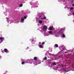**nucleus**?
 <instances>
[{"mask_svg":"<svg viewBox=\"0 0 74 74\" xmlns=\"http://www.w3.org/2000/svg\"><path fill=\"white\" fill-rule=\"evenodd\" d=\"M21 64H24L25 63H29V64H33V63L34 66L37 65V62L34 61V60L32 58L30 59H27L26 60L25 59H21Z\"/></svg>","mask_w":74,"mask_h":74,"instance_id":"nucleus-1","label":"nucleus"},{"mask_svg":"<svg viewBox=\"0 0 74 74\" xmlns=\"http://www.w3.org/2000/svg\"><path fill=\"white\" fill-rule=\"evenodd\" d=\"M58 31L57 33L58 37H59V36L60 34H62V37H63V38H65L66 36L63 33H64V32L65 31V28H64L58 29Z\"/></svg>","mask_w":74,"mask_h":74,"instance_id":"nucleus-2","label":"nucleus"},{"mask_svg":"<svg viewBox=\"0 0 74 74\" xmlns=\"http://www.w3.org/2000/svg\"><path fill=\"white\" fill-rule=\"evenodd\" d=\"M59 32V31H58V29H57L56 30V31L55 32H54V34H53V33H52V31H49L48 32V34H49V35H55L56 37H58V32Z\"/></svg>","mask_w":74,"mask_h":74,"instance_id":"nucleus-3","label":"nucleus"},{"mask_svg":"<svg viewBox=\"0 0 74 74\" xmlns=\"http://www.w3.org/2000/svg\"><path fill=\"white\" fill-rule=\"evenodd\" d=\"M39 18L40 19H47V17L42 14L40 15Z\"/></svg>","mask_w":74,"mask_h":74,"instance_id":"nucleus-4","label":"nucleus"},{"mask_svg":"<svg viewBox=\"0 0 74 74\" xmlns=\"http://www.w3.org/2000/svg\"><path fill=\"white\" fill-rule=\"evenodd\" d=\"M59 48L60 49L61 51H63V50H65V47L64 45H61L60 47H59Z\"/></svg>","mask_w":74,"mask_h":74,"instance_id":"nucleus-5","label":"nucleus"},{"mask_svg":"<svg viewBox=\"0 0 74 74\" xmlns=\"http://www.w3.org/2000/svg\"><path fill=\"white\" fill-rule=\"evenodd\" d=\"M4 40V38L3 37H0V43H1Z\"/></svg>","mask_w":74,"mask_h":74,"instance_id":"nucleus-6","label":"nucleus"},{"mask_svg":"<svg viewBox=\"0 0 74 74\" xmlns=\"http://www.w3.org/2000/svg\"><path fill=\"white\" fill-rule=\"evenodd\" d=\"M49 55V56H53V55L50 53H48V51L45 54V55L47 56V55Z\"/></svg>","mask_w":74,"mask_h":74,"instance_id":"nucleus-7","label":"nucleus"},{"mask_svg":"<svg viewBox=\"0 0 74 74\" xmlns=\"http://www.w3.org/2000/svg\"><path fill=\"white\" fill-rule=\"evenodd\" d=\"M43 29H44L45 30H47V29H48V27H47V26L46 25H44L43 27Z\"/></svg>","mask_w":74,"mask_h":74,"instance_id":"nucleus-8","label":"nucleus"},{"mask_svg":"<svg viewBox=\"0 0 74 74\" xmlns=\"http://www.w3.org/2000/svg\"><path fill=\"white\" fill-rule=\"evenodd\" d=\"M38 46L40 48H44V46L42 45H39Z\"/></svg>","mask_w":74,"mask_h":74,"instance_id":"nucleus-9","label":"nucleus"},{"mask_svg":"<svg viewBox=\"0 0 74 74\" xmlns=\"http://www.w3.org/2000/svg\"><path fill=\"white\" fill-rule=\"evenodd\" d=\"M4 51H5V52H6V53H8V52H9L8 50L6 49H4Z\"/></svg>","mask_w":74,"mask_h":74,"instance_id":"nucleus-10","label":"nucleus"},{"mask_svg":"<svg viewBox=\"0 0 74 74\" xmlns=\"http://www.w3.org/2000/svg\"><path fill=\"white\" fill-rule=\"evenodd\" d=\"M48 29L49 30H51L53 29V27H50Z\"/></svg>","mask_w":74,"mask_h":74,"instance_id":"nucleus-11","label":"nucleus"},{"mask_svg":"<svg viewBox=\"0 0 74 74\" xmlns=\"http://www.w3.org/2000/svg\"><path fill=\"white\" fill-rule=\"evenodd\" d=\"M21 23H23L24 22V18H22L21 19Z\"/></svg>","mask_w":74,"mask_h":74,"instance_id":"nucleus-12","label":"nucleus"},{"mask_svg":"<svg viewBox=\"0 0 74 74\" xmlns=\"http://www.w3.org/2000/svg\"><path fill=\"white\" fill-rule=\"evenodd\" d=\"M45 36H49V34L48 33H45L44 34Z\"/></svg>","mask_w":74,"mask_h":74,"instance_id":"nucleus-13","label":"nucleus"},{"mask_svg":"<svg viewBox=\"0 0 74 74\" xmlns=\"http://www.w3.org/2000/svg\"><path fill=\"white\" fill-rule=\"evenodd\" d=\"M63 71L64 72H66V73H67V72H68V71H67V69H63Z\"/></svg>","mask_w":74,"mask_h":74,"instance_id":"nucleus-14","label":"nucleus"},{"mask_svg":"<svg viewBox=\"0 0 74 74\" xmlns=\"http://www.w3.org/2000/svg\"><path fill=\"white\" fill-rule=\"evenodd\" d=\"M35 62H36L37 64H40V63H41V61H36Z\"/></svg>","mask_w":74,"mask_h":74,"instance_id":"nucleus-15","label":"nucleus"},{"mask_svg":"<svg viewBox=\"0 0 74 74\" xmlns=\"http://www.w3.org/2000/svg\"><path fill=\"white\" fill-rule=\"evenodd\" d=\"M38 22L39 23H40V24H41V23H42V21L39 20Z\"/></svg>","mask_w":74,"mask_h":74,"instance_id":"nucleus-16","label":"nucleus"},{"mask_svg":"<svg viewBox=\"0 0 74 74\" xmlns=\"http://www.w3.org/2000/svg\"><path fill=\"white\" fill-rule=\"evenodd\" d=\"M38 3H37L36 4H35V8H36V7H38Z\"/></svg>","mask_w":74,"mask_h":74,"instance_id":"nucleus-17","label":"nucleus"},{"mask_svg":"<svg viewBox=\"0 0 74 74\" xmlns=\"http://www.w3.org/2000/svg\"><path fill=\"white\" fill-rule=\"evenodd\" d=\"M54 47H58V45L57 44H56L54 45Z\"/></svg>","mask_w":74,"mask_h":74,"instance_id":"nucleus-18","label":"nucleus"},{"mask_svg":"<svg viewBox=\"0 0 74 74\" xmlns=\"http://www.w3.org/2000/svg\"><path fill=\"white\" fill-rule=\"evenodd\" d=\"M34 60H37V57H34Z\"/></svg>","mask_w":74,"mask_h":74,"instance_id":"nucleus-19","label":"nucleus"},{"mask_svg":"<svg viewBox=\"0 0 74 74\" xmlns=\"http://www.w3.org/2000/svg\"><path fill=\"white\" fill-rule=\"evenodd\" d=\"M53 65H56V63L55 62H53Z\"/></svg>","mask_w":74,"mask_h":74,"instance_id":"nucleus-20","label":"nucleus"},{"mask_svg":"<svg viewBox=\"0 0 74 74\" xmlns=\"http://www.w3.org/2000/svg\"><path fill=\"white\" fill-rule=\"evenodd\" d=\"M35 38H34L32 40V42H33V41H34V40H35Z\"/></svg>","mask_w":74,"mask_h":74,"instance_id":"nucleus-21","label":"nucleus"},{"mask_svg":"<svg viewBox=\"0 0 74 74\" xmlns=\"http://www.w3.org/2000/svg\"><path fill=\"white\" fill-rule=\"evenodd\" d=\"M72 69H73V71H74V67L73 66H72Z\"/></svg>","mask_w":74,"mask_h":74,"instance_id":"nucleus-22","label":"nucleus"},{"mask_svg":"<svg viewBox=\"0 0 74 74\" xmlns=\"http://www.w3.org/2000/svg\"><path fill=\"white\" fill-rule=\"evenodd\" d=\"M40 32H41V33H42L43 32H44V31H43V30H42V31H40Z\"/></svg>","mask_w":74,"mask_h":74,"instance_id":"nucleus-23","label":"nucleus"},{"mask_svg":"<svg viewBox=\"0 0 74 74\" xmlns=\"http://www.w3.org/2000/svg\"><path fill=\"white\" fill-rule=\"evenodd\" d=\"M45 44V42H43L42 43V45H44Z\"/></svg>","mask_w":74,"mask_h":74,"instance_id":"nucleus-24","label":"nucleus"},{"mask_svg":"<svg viewBox=\"0 0 74 74\" xmlns=\"http://www.w3.org/2000/svg\"><path fill=\"white\" fill-rule=\"evenodd\" d=\"M47 57H46L45 58V60H47Z\"/></svg>","mask_w":74,"mask_h":74,"instance_id":"nucleus-25","label":"nucleus"},{"mask_svg":"<svg viewBox=\"0 0 74 74\" xmlns=\"http://www.w3.org/2000/svg\"><path fill=\"white\" fill-rule=\"evenodd\" d=\"M73 7H71L70 8V10H73Z\"/></svg>","mask_w":74,"mask_h":74,"instance_id":"nucleus-26","label":"nucleus"},{"mask_svg":"<svg viewBox=\"0 0 74 74\" xmlns=\"http://www.w3.org/2000/svg\"><path fill=\"white\" fill-rule=\"evenodd\" d=\"M22 5H23L22 4H21L20 5V7H22Z\"/></svg>","mask_w":74,"mask_h":74,"instance_id":"nucleus-27","label":"nucleus"},{"mask_svg":"<svg viewBox=\"0 0 74 74\" xmlns=\"http://www.w3.org/2000/svg\"><path fill=\"white\" fill-rule=\"evenodd\" d=\"M1 51L2 52V53H4V50H2Z\"/></svg>","mask_w":74,"mask_h":74,"instance_id":"nucleus-28","label":"nucleus"},{"mask_svg":"<svg viewBox=\"0 0 74 74\" xmlns=\"http://www.w3.org/2000/svg\"><path fill=\"white\" fill-rule=\"evenodd\" d=\"M49 50H50V52H52V50L51 49H49Z\"/></svg>","mask_w":74,"mask_h":74,"instance_id":"nucleus-29","label":"nucleus"},{"mask_svg":"<svg viewBox=\"0 0 74 74\" xmlns=\"http://www.w3.org/2000/svg\"><path fill=\"white\" fill-rule=\"evenodd\" d=\"M60 52H58V54H57L58 55H59V54H60Z\"/></svg>","mask_w":74,"mask_h":74,"instance_id":"nucleus-30","label":"nucleus"},{"mask_svg":"<svg viewBox=\"0 0 74 74\" xmlns=\"http://www.w3.org/2000/svg\"><path fill=\"white\" fill-rule=\"evenodd\" d=\"M39 45H41V42H40L39 43Z\"/></svg>","mask_w":74,"mask_h":74,"instance_id":"nucleus-31","label":"nucleus"},{"mask_svg":"<svg viewBox=\"0 0 74 74\" xmlns=\"http://www.w3.org/2000/svg\"><path fill=\"white\" fill-rule=\"evenodd\" d=\"M1 58H2V57H1V55H0V59H1Z\"/></svg>","mask_w":74,"mask_h":74,"instance_id":"nucleus-32","label":"nucleus"},{"mask_svg":"<svg viewBox=\"0 0 74 74\" xmlns=\"http://www.w3.org/2000/svg\"><path fill=\"white\" fill-rule=\"evenodd\" d=\"M26 18H27V17L26 16L24 17V19H26Z\"/></svg>","mask_w":74,"mask_h":74,"instance_id":"nucleus-33","label":"nucleus"},{"mask_svg":"<svg viewBox=\"0 0 74 74\" xmlns=\"http://www.w3.org/2000/svg\"><path fill=\"white\" fill-rule=\"evenodd\" d=\"M11 22H12V21H9V22H10V23H11Z\"/></svg>","mask_w":74,"mask_h":74,"instance_id":"nucleus-34","label":"nucleus"},{"mask_svg":"<svg viewBox=\"0 0 74 74\" xmlns=\"http://www.w3.org/2000/svg\"><path fill=\"white\" fill-rule=\"evenodd\" d=\"M62 67H64V65H62Z\"/></svg>","mask_w":74,"mask_h":74,"instance_id":"nucleus-35","label":"nucleus"},{"mask_svg":"<svg viewBox=\"0 0 74 74\" xmlns=\"http://www.w3.org/2000/svg\"><path fill=\"white\" fill-rule=\"evenodd\" d=\"M6 19H7V20H8V18H6Z\"/></svg>","mask_w":74,"mask_h":74,"instance_id":"nucleus-36","label":"nucleus"},{"mask_svg":"<svg viewBox=\"0 0 74 74\" xmlns=\"http://www.w3.org/2000/svg\"><path fill=\"white\" fill-rule=\"evenodd\" d=\"M29 49V47H27V49Z\"/></svg>","mask_w":74,"mask_h":74,"instance_id":"nucleus-37","label":"nucleus"},{"mask_svg":"<svg viewBox=\"0 0 74 74\" xmlns=\"http://www.w3.org/2000/svg\"><path fill=\"white\" fill-rule=\"evenodd\" d=\"M16 23H19V22H16Z\"/></svg>","mask_w":74,"mask_h":74,"instance_id":"nucleus-38","label":"nucleus"},{"mask_svg":"<svg viewBox=\"0 0 74 74\" xmlns=\"http://www.w3.org/2000/svg\"><path fill=\"white\" fill-rule=\"evenodd\" d=\"M73 15H74V13H73Z\"/></svg>","mask_w":74,"mask_h":74,"instance_id":"nucleus-39","label":"nucleus"},{"mask_svg":"<svg viewBox=\"0 0 74 74\" xmlns=\"http://www.w3.org/2000/svg\"><path fill=\"white\" fill-rule=\"evenodd\" d=\"M74 4H73V6H74Z\"/></svg>","mask_w":74,"mask_h":74,"instance_id":"nucleus-40","label":"nucleus"},{"mask_svg":"<svg viewBox=\"0 0 74 74\" xmlns=\"http://www.w3.org/2000/svg\"><path fill=\"white\" fill-rule=\"evenodd\" d=\"M48 58H49V57H48Z\"/></svg>","mask_w":74,"mask_h":74,"instance_id":"nucleus-41","label":"nucleus"}]
</instances>
